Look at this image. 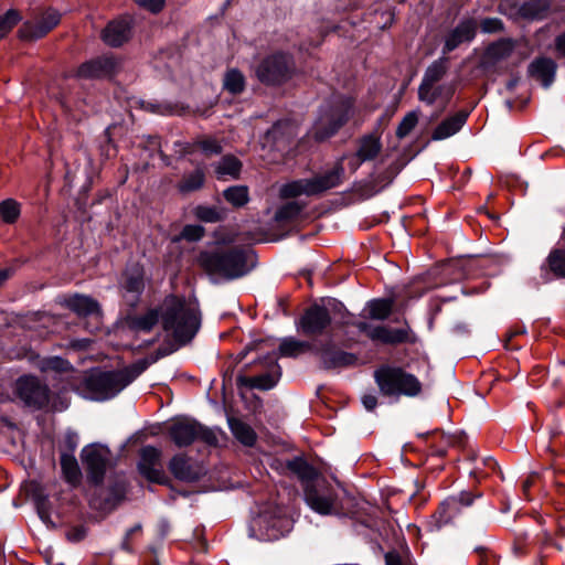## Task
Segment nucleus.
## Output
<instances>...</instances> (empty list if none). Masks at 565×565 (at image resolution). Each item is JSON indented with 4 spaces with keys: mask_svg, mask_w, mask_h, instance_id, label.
<instances>
[{
    "mask_svg": "<svg viewBox=\"0 0 565 565\" xmlns=\"http://www.w3.org/2000/svg\"><path fill=\"white\" fill-rule=\"evenodd\" d=\"M284 471L287 476L296 478L302 491L310 487L322 473L311 465L305 456H295L284 462Z\"/></svg>",
    "mask_w": 565,
    "mask_h": 565,
    "instance_id": "nucleus-25",
    "label": "nucleus"
},
{
    "mask_svg": "<svg viewBox=\"0 0 565 565\" xmlns=\"http://www.w3.org/2000/svg\"><path fill=\"white\" fill-rule=\"evenodd\" d=\"M478 23L475 18H463L444 39L441 52L447 55L462 44L471 43L477 35Z\"/></svg>",
    "mask_w": 565,
    "mask_h": 565,
    "instance_id": "nucleus-22",
    "label": "nucleus"
},
{
    "mask_svg": "<svg viewBox=\"0 0 565 565\" xmlns=\"http://www.w3.org/2000/svg\"><path fill=\"white\" fill-rule=\"evenodd\" d=\"M418 99L428 106L436 103L441 97V87H435L424 81L418 86Z\"/></svg>",
    "mask_w": 565,
    "mask_h": 565,
    "instance_id": "nucleus-54",
    "label": "nucleus"
},
{
    "mask_svg": "<svg viewBox=\"0 0 565 565\" xmlns=\"http://www.w3.org/2000/svg\"><path fill=\"white\" fill-rule=\"evenodd\" d=\"M303 194L316 196L310 178L290 181L282 185L280 190V195L284 199H295Z\"/></svg>",
    "mask_w": 565,
    "mask_h": 565,
    "instance_id": "nucleus-44",
    "label": "nucleus"
},
{
    "mask_svg": "<svg viewBox=\"0 0 565 565\" xmlns=\"http://www.w3.org/2000/svg\"><path fill=\"white\" fill-rule=\"evenodd\" d=\"M222 196L236 210L244 207L250 200L249 189L247 185L243 184L231 185L224 189Z\"/></svg>",
    "mask_w": 565,
    "mask_h": 565,
    "instance_id": "nucleus-45",
    "label": "nucleus"
},
{
    "mask_svg": "<svg viewBox=\"0 0 565 565\" xmlns=\"http://www.w3.org/2000/svg\"><path fill=\"white\" fill-rule=\"evenodd\" d=\"M476 104H473L469 108H463L457 111L456 114L448 116L431 132V140L440 141L447 138L452 137L457 132H459L462 127L466 125L471 111L473 110Z\"/></svg>",
    "mask_w": 565,
    "mask_h": 565,
    "instance_id": "nucleus-29",
    "label": "nucleus"
},
{
    "mask_svg": "<svg viewBox=\"0 0 565 565\" xmlns=\"http://www.w3.org/2000/svg\"><path fill=\"white\" fill-rule=\"evenodd\" d=\"M14 393L23 405L32 411L61 413L68 408L71 398L64 387L52 392L50 386L33 374H23L15 380Z\"/></svg>",
    "mask_w": 565,
    "mask_h": 565,
    "instance_id": "nucleus-4",
    "label": "nucleus"
},
{
    "mask_svg": "<svg viewBox=\"0 0 565 565\" xmlns=\"http://www.w3.org/2000/svg\"><path fill=\"white\" fill-rule=\"evenodd\" d=\"M448 67L449 58L443 54L426 68L422 81L435 86L447 74Z\"/></svg>",
    "mask_w": 565,
    "mask_h": 565,
    "instance_id": "nucleus-46",
    "label": "nucleus"
},
{
    "mask_svg": "<svg viewBox=\"0 0 565 565\" xmlns=\"http://www.w3.org/2000/svg\"><path fill=\"white\" fill-rule=\"evenodd\" d=\"M139 106L140 109L159 116H184L190 111V107L188 105L167 99L140 100Z\"/></svg>",
    "mask_w": 565,
    "mask_h": 565,
    "instance_id": "nucleus-30",
    "label": "nucleus"
},
{
    "mask_svg": "<svg viewBox=\"0 0 565 565\" xmlns=\"http://www.w3.org/2000/svg\"><path fill=\"white\" fill-rule=\"evenodd\" d=\"M136 20L124 13L107 22L100 32V40L109 47L119 49L134 38Z\"/></svg>",
    "mask_w": 565,
    "mask_h": 565,
    "instance_id": "nucleus-19",
    "label": "nucleus"
},
{
    "mask_svg": "<svg viewBox=\"0 0 565 565\" xmlns=\"http://www.w3.org/2000/svg\"><path fill=\"white\" fill-rule=\"evenodd\" d=\"M78 446V435L76 431L68 429L63 438L61 444V454H72L74 455L76 448Z\"/></svg>",
    "mask_w": 565,
    "mask_h": 565,
    "instance_id": "nucleus-62",
    "label": "nucleus"
},
{
    "mask_svg": "<svg viewBox=\"0 0 565 565\" xmlns=\"http://www.w3.org/2000/svg\"><path fill=\"white\" fill-rule=\"evenodd\" d=\"M373 379L380 394L395 401L402 396L414 398L423 392V384L418 377L399 365L381 364L374 370Z\"/></svg>",
    "mask_w": 565,
    "mask_h": 565,
    "instance_id": "nucleus-7",
    "label": "nucleus"
},
{
    "mask_svg": "<svg viewBox=\"0 0 565 565\" xmlns=\"http://www.w3.org/2000/svg\"><path fill=\"white\" fill-rule=\"evenodd\" d=\"M418 117H419V111L418 110L408 111L403 117V119L401 120V122L398 124V126L396 128V137L398 139H403L406 136H408L411 134V131L418 124Z\"/></svg>",
    "mask_w": 565,
    "mask_h": 565,
    "instance_id": "nucleus-55",
    "label": "nucleus"
},
{
    "mask_svg": "<svg viewBox=\"0 0 565 565\" xmlns=\"http://www.w3.org/2000/svg\"><path fill=\"white\" fill-rule=\"evenodd\" d=\"M307 505L321 515L350 516L355 513V497L345 489L333 486L323 475L303 491Z\"/></svg>",
    "mask_w": 565,
    "mask_h": 565,
    "instance_id": "nucleus-3",
    "label": "nucleus"
},
{
    "mask_svg": "<svg viewBox=\"0 0 565 565\" xmlns=\"http://www.w3.org/2000/svg\"><path fill=\"white\" fill-rule=\"evenodd\" d=\"M99 156L104 160H108L114 158L117 154V146L111 138V126H108L102 137L99 142Z\"/></svg>",
    "mask_w": 565,
    "mask_h": 565,
    "instance_id": "nucleus-53",
    "label": "nucleus"
},
{
    "mask_svg": "<svg viewBox=\"0 0 565 565\" xmlns=\"http://www.w3.org/2000/svg\"><path fill=\"white\" fill-rule=\"evenodd\" d=\"M306 205V203L299 201L287 202L277 209L275 220L277 222H291L299 217Z\"/></svg>",
    "mask_w": 565,
    "mask_h": 565,
    "instance_id": "nucleus-47",
    "label": "nucleus"
},
{
    "mask_svg": "<svg viewBox=\"0 0 565 565\" xmlns=\"http://www.w3.org/2000/svg\"><path fill=\"white\" fill-rule=\"evenodd\" d=\"M136 309L127 307L120 322L129 331L150 333L161 321L162 329L171 332L179 345L190 343L201 327V312L190 307L183 296L170 294L164 297L161 306L148 308L142 315L135 313Z\"/></svg>",
    "mask_w": 565,
    "mask_h": 565,
    "instance_id": "nucleus-1",
    "label": "nucleus"
},
{
    "mask_svg": "<svg viewBox=\"0 0 565 565\" xmlns=\"http://www.w3.org/2000/svg\"><path fill=\"white\" fill-rule=\"evenodd\" d=\"M359 147L356 152L359 153L361 161H372L382 151L381 137L375 134H367L359 138Z\"/></svg>",
    "mask_w": 565,
    "mask_h": 565,
    "instance_id": "nucleus-38",
    "label": "nucleus"
},
{
    "mask_svg": "<svg viewBox=\"0 0 565 565\" xmlns=\"http://www.w3.org/2000/svg\"><path fill=\"white\" fill-rule=\"evenodd\" d=\"M196 263L212 282L233 281L247 276L257 266V255L243 246L216 247L201 250Z\"/></svg>",
    "mask_w": 565,
    "mask_h": 565,
    "instance_id": "nucleus-2",
    "label": "nucleus"
},
{
    "mask_svg": "<svg viewBox=\"0 0 565 565\" xmlns=\"http://www.w3.org/2000/svg\"><path fill=\"white\" fill-rule=\"evenodd\" d=\"M110 455V449L99 443L89 444L81 450V460L90 486H103Z\"/></svg>",
    "mask_w": 565,
    "mask_h": 565,
    "instance_id": "nucleus-15",
    "label": "nucleus"
},
{
    "mask_svg": "<svg viewBox=\"0 0 565 565\" xmlns=\"http://www.w3.org/2000/svg\"><path fill=\"white\" fill-rule=\"evenodd\" d=\"M169 438L179 448H184L199 440L209 446H217L215 433L207 426L189 416H178L171 420L167 429Z\"/></svg>",
    "mask_w": 565,
    "mask_h": 565,
    "instance_id": "nucleus-11",
    "label": "nucleus"
},
{
    "mask_svg": "<svg viewBox=\"0 0 565 565\" xmlns=\"http://www.w3.org/2000/svg\"><path fill=\"white\" fill-rule=\"evenodd\" d=\"M316 343L309 341L298 340L294 337L282 338L278 347L277 356L281 358H298L306 352H312Z\"/></svg>",
    "mask_w": 565,
    "mask_h": 565,
    "instance_id": "nucleus-35",
    "label": "nucleus"
},
{
    "mask_svg": "<svg viewBox=\"0 0 565 565\" xmlns=\"http://www.w3.org/2000/svg\"><path fill=\"white\" fill-rule=\"evenodd\" d=\"M385 565H417L412 557V554L406 550L401 553L397 550H391L384 555Z\"/></svg>",
    "mask_w": 565,
    "mask_h": 565,
    "instance_id": "nucleus-56",
    "label": "nucleus"
},
{
    "mask_svg": "<svg viewBox=\"0 0 565 565\" xmlns=\"http://www.w3.org/2000/svg\"><path fill=\"white\" fill-rule=\"evenodd\" d=\"M21 214V205L14 199L0 202V217L6 224H14Z\"/></svg>",
    "mask_w": 565,
    "mask_h": 565,
    "instance_id": "nucleus-49",
    "label": "nucleus"
},
{
    "mask_svg": "<svg viewBox=\"0 0 565 565\" xmlns=\"http://www.w3.org/2000/svg\"><path fill=\"white\" fill-rule=\"evenodd\" d=\"M136 380L130 366L119 370L90 369L82 379L77 390L82 396L94 402H106L116 397Z\"/></svg>",
    "mask_w": 565,
    "mask_h": 565,
    "instance_id": "nucleus-6",
    "label": "nucleus"
},
{
    "mask_svg": "<svg viewBox=\"0 0 565 565\" xmlns=\"http://www.w3.org/2000/svg\"><path fill=\"white\" fill-rule=\"evenodd\" d=\"M395 300L391 297L373 298L365 305L367 318L371 320L385 321L394 311Z\"/></svg>",
    "mask_w": 565,
    "mask_h": 565,
    "instance_id": "nucleus-37",
    "label": "nucleus"
},
{
    "mask_svg": "<svg viewBox=\"0 0 565 565\" xmlns=\"http://www.w3.org/2000/svg\"><path fill=\"white\" fill-rule=\"evenodd\" d=\"M162 452L154 446H143L139 451L137 469L139 475L150 483L168 487L182 497H188L186 491H178L171 479L166 475L161 463Z\"/></svg>",
    "mask_w": 565,
    "mask_h": 565,
    "instance_id": "nucleus-14",
    "label": "nucleus"
},
{
    "mask_svg": "<svg viewBox=\"0 0 565 565\" xmlns=\"http://www.w3.org/2000/svg\"><path fill=\"white\" fill-rule=\"evenodd\" d=\"M313 354L318 356L320 367L326 371L347 369L358 363L354 353L341 350L331 339L316 343Z\"/></svg>",
    "mask_w": 565,
    "mask_h": 565,
    "instance_id": "nucleus-18",
    "label": "nucleus"
},
{
    "mask_svg": "<svg viewBox=\"0 0 565 565\" xmlns=\"http://www.w3.org/2000/svg\"><path fill=\"white\" fill-rule=\"evenodd\" d=\"M60 463L64 480L72 487L79 486L83 475L75 456L72 454H61Z\"/></svg>",
    "mask_w": 565,
    "mask_h": 565,
    "instance_id": "nucleus-39",
    "label": "nucleus"
},
{
    "mask_svg": "<svg viewBox=\"0 0 565 565\" xmlns=\"http://www.w3.org/2000/svg\"><path fill=\"white\" fill-rule=\"evenodd\" d=\"M120 70V60L113 53H106L81 63L73 77L85 81L113 79Z\"/></svg>",
    "mask_w": 565,
    "mask_h": 565,
    "instance_id": "nucleus-17",
    "label": "nucleus"
},
{
    "mask_svg": "<svg viewBox=\"0 0 565 565\" xmlns=\"http://www.w3.org/2000/svg\"><path fill=\"white\" fill-rule=\"evenodd\" d=\"M21 21V12L13 8L0 14V40L4 39Z\"/></svg>",
    "mask_w": 565,
    "mask_h": 565,
    "instance_id": "nucleus-51",
    "label": "nucleus"
},
{
    "mask_svg": "<svg viewBox=\"0 0 565 565\" xmlns=\"http://www.w3.org/2000/svg\"><path fill=\"white\" fill-rule=\"evenodd\" d=\"M61 18L57 10L47 8L38 21H24L18 30V38L28 42L41 40L60 24Z\"/></svg>",
    "mask_w": 565,
    "mask_h": 565,
    "instance_id": "nucleus-21",
    "label": "nucleus"
},
{
    "mask_svg": "<svg viewBox=\"0 0 565 565\" xmlns=\"http://www.w3.org/2000/svg\"><path fill=\"white\" fill-rule=\"evenodd\" d=\"M483 493L479 490H462L443 500L426 523L428 532H439L452 523L462 509L470 508L475 502L482 500Z\"/></svg>",
    "mask_w": 565,
    "mask_h": 565,
    "instance_id": "nucleus-9",
    "label": "nucleus"
},
{
    "mask_svg": "<svg viewBox=\"0 0 565 565\" xmlns=\"http://www.w3.org/2000/svg\"><path fill=\"white\" fill-rule=\"evenodd\" d=\"M515 47V42L511 38H501L490 43L483 53V63L488 67L495 66L499 62L508 58Z\"/></svg>",
    "mask_w": 565,
    "mask_h": 565,
    "instance_id": "nucleus-31",
    "label": "nucleus"
},
{
    "mask_svg": "<svg viewBox=\"0 0 565 565\" xmlns=\"http://www.w3.org/2000/svg\"><path fill=\"white\" fill-rule=\"evenodd\" d=\"M228 427L235 439L246 447H253L257 440L256 431L239 418H228Z\"/></svg>",
    "mask_w": 565,
    "mask_h": 565,
    "instance_id": "nucleus-40",
    "label": "nucleus"
},
{
    "mask_svg": "<svg viewBox=\"0 0 565 565\" xmlns=\"http://www.w3.org/2000/svg\"><path fill=\"white\" fill-rule=\"evenodd\" d=\"M465 438L466 435L463 433L459 435L441 433V439L445 440V446L437 445V443L433 441L429 446L431 449V456L444 458L447 455L449 447L462 445Z\"/></svg>",
    "mask_w": 565,
    "mask_h": 565,
    "instance_id": "nucleus-48",
    "label": "nucleus"
},
{
    "mask_svg": "<svg viewBox=\"0 0 565 565\" xmlns=\"http://www.w3.org/2000/svg\"><path fill=\"white\" fill-rule=\"evenodd\" d=\"M42 372L54 371L56 373H67L73 370L71 362L62 356L44 358L40 362Z\"/></svg>",
    "mask_w": 565,
    "mask_h": 565,
    "instance_id": "nucleus-50",
    "label": "nucleus"
},
{
    "mask_svg": "<svg viewBox=\"0 0 565 565\" xmlns=\"http://www.w3.org/2000/svg\"><path fill=\"white\" fill-rule=\"evenodd\" d=\"M332 324L329 308L317 301L303 309L300 317L295 320L297 331L305 337H321L328 333Z\"/></svg>",
    "mask_w": 565,
    "mask_h": 565,
    "instance_id": "nucleus-16",
    "label": "nucleus"
},
{
    "mask_svg": "<svg viewBox=\"0 0 565 565\" xmlns=\"http://www.w3.org/2000/svg\"><path fill=\"white\" fill-rule=\"evenodd\" d=\"M355 114V98L338 93L332 94L319 106L312 126V137L317 142L333 138L348 125Z\"/></svg>",
    "mask_w": 565,
    "mask_h": 565,
    "instance_id": "nucleus-5",
    "label": "nucleus"
},
{
    "mask_svg": "<svg viewBox=\"0 0 565 565\" xmlns=\"http://www.w3.org/2000/svg\"><path fill=\"white\" fill-rule=\"evenodd\" d=\"M196 146L206 157H211L213 154H221L223 151V147L215 139L212 138L202 139L196 142Z\"/></svg>",
    "mask_w": 565,
    "mask_h": 565,
    "instance_id": "nucleus-61",
    "label": "nucleus"
},
{
    "mask_svg": "<svg viewBox=\"0 0 565 565\" xmlns=\"http://www.w3.org/2000/svg\"><path fill=\"white\" fill-rule=\"evenodd\" d=\"M88 527L84 524L72 526L66 532V540L71 543H79L87 536Z\"/></svg>",
    "mask_w": 565,
    "mask_h": 565,
    "instance_id": "nucleus-63",
    "label": "nucleus"
},
{
    "mask_svg": "<svg viewBox=\"0 0 565 565\" xmlns=\"http://www.w3.org/2000/svg\"><path fill=\"white\" fill-rule=\"evenodd\" d=\"M331 308L334 315H339L341 317V322L343 320H350L353 315L347 309L343 302L337 299H329L328 301V308Z\"/></svg>",
    "mask_w": 565,
    "mask_h": 565,
    "instance_id": "nucleus-64",
    "label": "nucleus"
},
{
    "mask_svg": "<svg viewBox=\"0 0 565 565\" xmlns=\"http://www.w3.org/2000/svg\"><path fill=\"white\" fill-rule=\"evenodd\" d=\"M551 9V0H526L518 9V15L527 21H541Z\"/></svg>",
    "mask_w": 565,
    "mask_h": 565,
    "instance_id": "nucleus-36",
    "label": "nucleus"
},
{
    "mask_svg": "<svg viewBox=\"0 0 565 565\" xmlns=\"http://www.w3.org/2000/svg\"><path fill=\"white\" fill-rule=\"evenodd\" d=\"M557 68L558 65L553 58L541 55L529 64L527 76L547 89L556 79Z\"/></svg>",
    "mask_w": 565,
    "mask_h": 565,
    "instance_id": "nucleus-27",
    "label": "nucleus"
},
{
    "mask_svg": "<svg viewBox=\"0 0 565 565\" xmlns=\"http://www.w3.org/2000/svg\"><path fill=\"white\" fill-rule=\"evenodd\" d=\"M480 30L487 34L501 33L504 31V23L500 18L488 17L481 20Z\"/></svg>",
    "mask_w": 565,
    "mask_h": 565,
    "instance_id": "nucleus-59",
    "label": "nucleus"
},
{
    "mask_svg": "<svg viewBox=\"0 0 565 565\" xmlns=\"http://www.w3.org/2000/svg\"><path fill=\"white\" fill-rule=\"evenodd\" d=\"M565 282V226L557 243L550 249L547 256L539 267V276L530 281V285L540 289L543 285L552 282Z\"/></svg>",
    "mask_w": 565,
    "mask_h": 565,
    "instance_id": "nucleus-13",
    "label": "nucleus"
},
{
    "mask_svg": "<svg viewBox=\"0 0 565 565\" xmlns=\"http://www.w3.org/2000/svg\"><path fill=\"white\" fill-rule=\"evenodd\" d=\"M254 365H260L263 372L256 376H246L239 374L236 377V385L238 388L247 387L250 390L269 391L273 390L279 382L282 371L278 363L276 351L268 352L255 359L250 364L246 365L249 369Z\"/></svg>",
    "mask_w": 565,
    "mask_h": 565,
    "instance_id": "nucleus-12",
    "label": "nucleus"
},
{
    "mask_svg": "<svg viewBox=\"0 0 565 565\" xmlns=\"http://www.w3.org/2000/svg\"><path fill=\"white\" fill-rule=\"evenodd\" d=\"M214 168V175L218 181L231 179H238L243 169L242 161L234 154H225L216 163H212Z\"/></svg>",
    "mask_w": 565,
    "mask_h": 565,
    "instance_id": "nucleus-33",
    "label": "nucleus"
},
{
    "mask_svg": "<svg viewBox=\"0 0 565 565\" xmlns=\"http://www.w3.org/2000/svg\"><path fill=\"white\" fill-rule=\"evenodd\" d=\"M399 173V168L396 166V163H392L390 167H387L383 172L379 173L373 178V180L377 183L379 186L385 189L388 186L396 175Z\"/></svg>",
    "mask_w": 565,
    "mask_h": 565,
    "instance_id": "nucleus-58",
    "label": "nucleus"
},
{
    "mask_svg": "<svg viewBox=\"0 0 565 565\" xmlns=\"http://www.w3.org/2000/svg\"><path fill=\"white\" fill-rule=\"evenodd\" d=\"M65 306L81 318L103 315L99 302L87 295L75 294L65 300Z\"/></svg>",
    "mask_w": 565,
    "mask_h": 565,
    "instance_id": "nucleus-32",
    "label": "nucleus"
},
{
    "mask_svg": "<svg viewBox=\"0 0 565 565\" xmlns=\"http://www.w3.org/2000/svg\"><path fill=\"white\" fill-rule=\"evenodd\" d=\"M90 500L92 507L100 511H111L126 498V486L121 481H115L107 488L97 487Z\"/></svg>",
    "mask_w": 565,
    "mask_h": 565,
    "instance_id": "nucleus-26",
    "label": "nucleus"
},
{
    "mask_svg": "<svg viewBox=\"0 0 565 565\" xmlns=\"http://www.w3.org/2000/svg\"><path fill=\"white\" fill-rule=\"evenodd\" d=\"M30 495L34 502L35 509L52 503L49 494L44 492L43 487L35 481L31 483Z\"/></svg>",
    "mask_w": 565,
    "mask_h": 565,
    "instance_id": "nucleus-60",
    "label": "nucleus"
},
{
    "mask_svg": "<svg viewBox=\"0 0 565 565\" xmlns=\"http://www.w3.org/2000/svg\"><path fill=\"white\" fill-rule=\"evenodd\" d=\"M246 77L238 68H228L223 76V89L233 96L243 94L246 89Z\"/></svg>",
    "mask_w": 565,
    "mask_h": 565,
    "instance_id": "nucleus-41",
    "label": "nucleus"
},
{
    "mask_svg": "<svg viewBox=\"0 0 565 565\" xmlns=\"http://www.w3.org/2000/svg\"><path fill=\"white\" fill-rule=\"evenodd\" d=\"M175 351L173 345L159 347L153 353H151L147 358H142L131 363L129 366L132 371V374L137 379L140 376L151 364L158 362L160 359L170 355Z\"/></svg>",
    "mask_w": 565,
    "mask_h": 565,
    "instance_id": "nucleus-43",
    "label": "nucleus"
},
{
    "mask_svg": "<svg viewBox=\"0 0 565 565\" xmlns=\"http://www.w3.org/2000/svg\"><path fill=\"white\" fill-rule=\"evenodd\" d=\"M291 135V124L287 119H280L273 124L266 131V138L269 141L278 142Z\"/></svg>",
    "mask_w": 565,
    "mask_h": 565,
    "instance_id": "nucleus-52",
    "label": "nucleus"
},
{
    "mask_svg": "<svg viewBox=\"0 0 565 565\" xmlns=\"http://www.w3.org/2000/svg\"><path fill=\"white\" fill-rule=\"evenodd\" d=\"M344 159L345 156H342L334 162L332 168L316 173L310 178L316 196H321L326 192L339 188L344 183L347 178L343 164Z\"/></svg>",
    "mask_w": 565,
    "mask_h": 565,
    "instance_id": "nucleus-23",
    "label": "nucleus"
},
{
    "mask_svg": "<svg viewBox=\"0 0 565 565\" xmlns=\"http://www.w3.org/2000/svg\"><path fill=\"white\" fill-rule=\"evenodd\" d=\"M145 268L140 263H134L126 267L121 274L120 289L125 292V305L137 309L145 291Z\"/></svg>",
    "mask_w": 565,
    "mask_h": 565,
    "instance_id": "nucleus-20",
    "label": "nucleus"
},
{
    "mask_svg": "<svg viewBox=\"0 0 565 565\" xmlns=\"http://www.w3.org/2000/svg\"><path fill=\"white\" fill-rule=\"evenodd\" d=\"M294 529V519L280 509L262 511L248 525L249 536L258 541L273 542L287 536Z\"/></svg>",
    "mask_w": 565,
    "mask_h": 565,
    "instance_id": "nucleus-10",
    "label": "nucleus"
},
{
    "mask_svg": "<svg viewBox=\"0 0 565 565\" xmlns=\"http://www.w3.org/2000/svg\"><path fill=\"white\" fill-rule=\"evenodd\" d=\"M168 469L177 480L186 483L200 481L205 473L202 467L191 463L189 457L183 454L174 455L168 463Z\"/></svg>",
    "mask_w": 565,
    "mask_h": 565,
    "instance_id": "nucleus-28",
    "label": "nucleus"
},
{
    "mask_svg": "<svg viewBox=\"0 0 565 565\" xmlns=\"http://www.w3.org/2000/svg\"><path fill=\"white\" fill-rule=\"evenodd\" d=\"M205 235V228L200 224H186L180 233V238L190 243L200 242Z\"/></svg>",
    "mask_w": 565,
    "mask_h": 565,
    "instance_id": "nucleus-57",
    "label": "nucleus"
},
{
    "mask_svg": "<svg viewBox=\"0 0 565 565\" xmlns=\"http://www.w3.org/2000/svg\"><path fill=\"white\" fill-rule=\"evenodd\" d=\"M206 182V174L203 168L198 167L189 173H184L178 181L175 189L179 194L188 195L202 190Z\"/></svg>",
    "mask_w": 565,
    "mask_h": 565,
    "instance_id": "nucleus-34",
    "label": "nucleus"
},
{
    "mask_svg": "<svg viewBox=\"0 0 565 565\" xmlns=\"http://www.w3.org/2000/svg\"><path fill=\"white\" fill-rule=\"evenodd\" d=\"M194 217L202 223H220L226 220L227 209L199 204L193 209Z\"/></svg>",
    "mask_w": 565,
    "mask_h": 565,
    "instance_id": "nucleus-42",
    "label": "nucleus"
},
{
    "mask_svg": "<svg viewBox=\"0 0 565 565\" xmlns=\"http://www.w3.org/2000/svg\"><path fill=\"white\" fill-rule=\"evenodd\" d=\"M404 327L392 328L386 324L375 326L372 333V341L385 345L397 347L401 344H413L416 341L412 328L406 319L403 320Z\"/></svg>",
    "mask_w": 565,
    "mask_h": 565,
    "instance_id": "nucleus-24",
    "label": "nucleus"
},
{
    "mask_svg": "<svg viewBox=\"0 0 565 565\" xmlns=\"http://www.w3.org/2000/svg\"><path fill=\"white\" fill-rule=\"evenodd\" d=\"M297 74L295 55L285 50H276L254 66L256 79L265 87L278 88L290 82Z\"/></svg>",
    "mask_w": 565,
    "mask_h": 565,
    "instance_id": "nucleus-8",
    "label": "nucleus"
}]
</instances>
